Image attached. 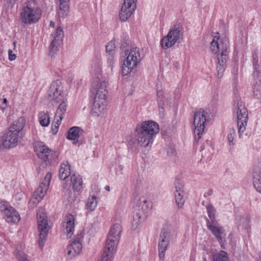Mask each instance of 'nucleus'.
Segmentation results:
<instances>
[{
    "label": "nucleus",
    "mask_w": 261,
    "mask_h": 261,
    "mask_svg": "<svg viewBox=\"0 0 261 261\" xmlns=\"http://www.w3.org/2000/svg\"><path fill=\"white\" fill-rule=\"evenodd\" d=\"M108 82L102 75L93 77L90 88V115L95 118H101L108 103Z\"/></svg>",
    "instance_id": "obj_1"
},
{
    "label": "nucleus",
    "mask_w": 261,
    "mask_h": 261,
    "mask_svg": "<svg viewBox=\"0 0 261 261\" xmlns=\"http://www.w3.org/2000/svg\"><path fill=\"white\" fill-rule=\"evenodd\" d=\"M159 132L160 126L156 122L152 120L140 122L134 129L136 142L140 147H151L153 138Z\"/></svg>",
    "instance_id": "obj_2"
},
{
    "label": "nucleus",
    "mask_w": 261,
    "mask_h": 261,
    "mask_svg": "<svg viewBox=\"0 0 261 261\" xmlns=\"http://www.w3.org/2000/svg\"><path fill=\"white\" fill-rule=\"evenodd\" d=\"M141 58L139 50L132 48L125 53V58L121 68V74L127 76L135 70L141 62Z\"/></svg>",
    "instance_id": "obj_3"
},
{
    "label": "nucleus",
    "mask_w": 261,
    "mask_h": 261,
    "mask_svg": "<svg viewBox=\"0 0 261 261\" xmlns=\"http://www.w3.org/2000/svg\"><path fill=\"white\" fill-rule=\"evenodd\" d=\"M233 113L236 117L239 136L245 131L248 119V113L244 103L238 100L234 105Z\"/></svg>",
    "instance_id": "obj_4"
},
{
    "label": "nucleus",
    "mask_w": 261,
    "mask_h": 261,
    "mask_svg": "<svg viewBox=\"0 0 261 261\" xmlns=\"http://www.w3.org/2000/svg\"><path fill=\"white\" fill-rule=\"evenodd\" d=\"M181 27L174 25L171 27L160 41V45L163 50H167L173 47L182 37Z\"/></svg>",
    "instance_id": "obj_5"
},
{
    "label": "nucleus",
    "mask_w": 261,
    "mask_h": 261,
    "mask_svg": "<svg viewBox=\"0 0 261 261\" xmlns=\"http://www.w3.org/2000/svg\"><path fill=\"white\" fill-rule=\"evenodd\" d=\"M208 121L209 114L208 112L203 109H199L195 112L193 120L194 133L195 136L198 139L201 137L204 131L205 124Z\"/></svg>",
    "instance_id": "obj_6"
},
{
    "label": "nucleus",
    "mask_w": 261,
    "mask_h": 261,
    "mask_svg": "<svg viewBox=\"0 0 261 261\" xmlns=\"http://www.w3.org/2000/svg\"><path fill=\"white\" fill-rule=\"evenodd\" d=\"M49 96L55 103L67 101V89L60 82H54L49 90Z\"/></svg>",
    "instance_id": "obj_7"
},
{
    "label": "nucleus",
    "mask_w": 261,
    "mask_h": 261,
    "mask_svg": "<svg viewBox=\"0 0 261 261\" xmlns=\"http://www.w3.org/2000/svg\"><path fill=\"white\" fill-rule=\"evenodd\" d=\"M41 14V10L37 7L27 5L24 7L20 14L21 21L26 24L37 22Z\"/></svg>",
    "instance_id": "obj_8"
},
{
    "label": "nucleus",
    "mask_w": 261,
    "mask_h": 261,
    "mask_svg": "<svg viewBox=\"0 0 261 261\" xmlns=\"http://www.w3.org/2000/svg\"><path fill=\"white\" fill-rule=\"evenodd\" d=\"M84 236V232L83 230L79 231L69 244L67 249V254L70 257H74L82 253Z\"/></svg>",
    "instance_id": "obj_9"
},
{
    "label": "nucleus",
    "mask_w": 261,
    "mask_h": 261,
    "mask_svg": "<svg viewBox=\"0 0 261 261\" xmlns=\"http://www.w3.org/2000/svg\"><path fill=\"white\" fill-rule=\"evenodd\" d=\"M37 224L40 240L43 241L48 234L49 227L47 223L46 213L42 208L39 209L37 213Z\"/></svg>",
    "instance_id": "obj_10"
},
{
    "label": "nucleus",
    "mask_w": 261,
    "mask_h": 261,
    "mask_svg": "<svg viewBox=\"0 0 261 261\" xmlns=\"http://www.w3.org/2000/svg\"><path fill=\"white\" fill-rule=\"evenodd\" d=\"M19 142V135L7 130L1 137L0 147L4 149H10L16 146Z\"/></svg>",
    "instance_id": "obj_11"
},
{
    "label": "nucleus",
    "mask_w": 261,
    "mask_h": 261,
    "mask_svg": "<svg viewBox=\"0 0 261 261\" xmlns=\"http://www.w3.org/2000/svg\"><path fill=\"white\" fill-rule=\"evenodd\" d=\"M75 220V216L71 214H68L65 217L61 229L62 236L64 238H69L73 234Z\"/></svg>",
    "instance_id": "obj_12"
},
{
    "label": "nucleus",
    "mask_w": 261,
    "mask_h": 261,
    "mask_svg": "<svg viewBox=\"0 0 261 261\" xmlns=\"http://www.w3.org/2000/svg\"><path fill=\"white\" fill-rule=\"evenodd\" d=\"M83 179L79 175H72L69 179L63 184L64 189H71L74 192H79L83 189Z\"/></svg>",
    "instance_id": "obj_13"
},
{
    "label": "nucleus",
    "mask_w": 261,
    "mask_h": 261,
    "mask_svg": "<svg viewBox=\"0 0 261 261\" xmlns=\"http://www.w3.org/2000/svg\"><path fill=\"white\" fill-rule=\"evenodd\" d=\"M48 189V188L46 186L40 184L30 198L29 202V206L32 208L35 207L43 199Z\"/></svg>",
    "instance_id": "obj_14"
},
{
    "label": "nucleus",
    "mask_w": 261,
    "mask_h": 261,
    "mask_svg": "<svg viewBox=\"0 0 261 261\" xmlns=\"http://www.w3.org/2000/svg\"><path fill=\"white\" fill-rule=\"evenodd\" d=\"M146 219V216L144 213L142 208L139 206H136L133 214V220L132 221V227L134 229H139L142 227Z\"/></svg>",
    "instance_id": "obj_15"
},
{
    "label": "nucleus",
    "mask_w": 261,
    "mask_h": 261,
    "mask_svg": "<svg viewBox=\"0 0 261 261\" xmlns=\"http://www.w3.org/2000/svg\"><path fill=\"white\" fill-rule=\"evenodd\" d=\"M169 233L166 231H162L158 243V251L161 259H163L165 257V252L169 245Z\"/></svg>",
    "instance_id": "obj_16"
},
{
    "label": "nucleus",
    "mask_w": 261,
    "mask_h": 261,
    "mask_svg": "<svg viewBox=\"0 0 261 261\" xmlns=\"http://www.w3.org/2000/svg\"><path fill=\"white\" fill-rule=\"evenodd\" d=\"M34 150L37 156L46 161L51 154V150L41 142H36L34 145Z\"/></svg>",
    "instance_id": "obj_17"
},
{
    "label": "nucleus",
    "mask_w": 261,
    "mask_h": 261,
    "mask_svg": "<svg viewBox=\"0 0 261 261\" xmlns=\"http://www.w3.org/2000/svg\"><path fill=\"white\" fill-rule=\"evenodd\" d=\"M137 8L123 3L119 12L120 21L125 22L129 19L134 13Z\"/></svg>",
    "instance_id": "obj_18"
},
{
    "label": "nucleus",
    "mask_w": 261,
    "mask_h": 261,
    "mask_svg": "<svg viewBox=\"0 0 261 261\" xmlns=\"http://www.w3.org/2000/svg\"><path fill=\"white\" fill-rule=\"evenodd\" d=\"M219 53H220V54L219 53L217 54L218 64L217 65V70L218 72V76L221 77L225 70V65L227 60V51L226 48H223L222 49V51Z\"/></svg>",
    "instance_id": "obj_19"
},
{
    "label": "nucleus",
    "mask_w": 261,
    "mask_h": 261,
    "mask_svg": "<svg viewBox=\"0 0 261 261\" xmlns=\"http://www.w3.org/2000/svg\"><path fill=\"white\" fill-rule=\"evenodd\" d=\"M207 225L208 229L219 241L223 240L225 234L223 229L219 226L217 222H208Z\"/></svg>",
    "instance_id": "obj_20"
},
{
    "label": "nucleus",
    "mask_w": 261,
    "mask_h": 261,
    "mask_svg": "<svg viewBox=\"0 0 261 261\" xmlns=\"http://www.w3.org/2000/svg\"><path fill=\"white\" fill-rule=\"evenodd\" d=\"M6 221L10 224H16L20 219V217L18 211L11 206L3 215Z\"/></svg>",
    "instance_id": "obj_21"
},
{
    "label": "nucleus",
    "mask_w": 261,
    "mask_h": 261,
    "mask_svg": "<svg viewBox=\"0 0 261 261\" xmlns=\"http://www.w3.org/2000/svg\"><path fill=\"white\" fill-rule=\"evenodd\" d=\"M25 122V117L23 116H20L10 124L8 129L19 135L24 127Z\"/></svg>",
    "instance_id": "obj_22"
},
{
    "label": "nucleus",
    "mask_w": 261,
    "mask_h": 261,
    "mask_svg": "<svg viewBox=\"0 0 261 261\" xmlns=\"http://www.w3.org/2000/svg\"><path fill=\"white\" fill-rule=\"evenodd\" d=\"M69 0H58L57 14L59 17L64 18L66 17L69 13Z\"/></svg>",
    "instance_id": "obj_23"
},
{
    "label": "nucleus",
    "mask_w": 261,
    "mask_h": 261,
    "mask_svg": "<svg viewBox=\"0 0 261 261\" xmlns=\"http://www.w3.org/2000/svg\"><path fill=\"white\" fill-rule=\"evenodd\" d=\"M83 133V130L81 128L77 126H73L68 130L66 138L71 141L73 144H76Z\"/></svg>",
    "instance_id": "obj_24"
},
{
    "label": "nucleus",
    "mask_w": 261,
    "mask_h": 261,
    "mask_svg": "<svg viewBox=\"0 0 261 261\" xmlns=\"http://www.w3.org/2000/svg\"><path fill=\"white\" fill-rule=\"evenodd\" d=\"M213 40L211 43L210 49L214 54L219 53L222 49L224 48L219 44L220 35L218 33H214L212 35Z\"/></svg>",
    "instance_id": "obj_25"
},
{
    "label": "nucleus",
    "mask_w": 261,
    "mask_h": 261,
    "mask_svg": "<svg viewBox=\"0 0 261 261\" xmlns=\"http://www.w3.org/2000/svg\"><path fill=\"white\" fill-rule=\"evenodd\" d=\"M175 203L178 208H182L184 206L186 199L185 193L182 188L180 187H176L174 194Z\"/></svg>",
    "instance_id": "obj_26"
},
{
    "label": "nucleus",
    "mask_w": 261,
    "mask_h": 261,
    "mask_svg": "<svg viewBox=\"0 0 261 261\" xmlns=\"http://www.w3.org/2000/svg\"><path fill=\"white\" fill-rule=\"evenodd\" d=\"M70 167L68 162H63L59 170V178L61 180H66L70 175Z\"/></svg>",
    "instance_id": "obj_27"
},
{
    "label": "nucleus",
    "mask_w": 261,
    "mask_h": 261,
    "mask_svg": "<svg viewBox=\"0 0 261 261\" xmlns=\"http://www.w3.org/2000/svg\"><path fill=\"white\" fill-rule=\"evenodd\" d=\"M253 184L256 190L261 193V169H256L254 171Z\"/></svg>",
    "instance_id": "obj_28"
},
{
    "label": "nucleus",
    "mask_w": 261,
    "mask_h": 261,
    "mask_svg": "<svg viewBox=\"0 0 261 261\" xmlns=\"http://www.w3.org/2000/svg\"><path fill=\"white\" fill-rule=\"evenodd\" d=\"M98 204L97 197L95 196H90L87 201L85 206V209L88 213L93 212L96 208Z\"/></svg>",
    "instance_id": "obj_29"
},
{
    "label": "nucleus",
    "mask_w": 261,
    "mask_h": 261,
    "mask_svg": "<svg viewBox=\"0 0 261 261\" xmlns=\"http://www.w3.org/2000/svg\"><path fill=\"white\" fill-rule=\"evenodd\" d=\"M38 121L39 124L43 127L48 126L50 122V117L47 112H41L39 113Z\"/></svg>",
    "instance_id": "obj_30"
},
{
    "label": "nucleus",
    "mask_w": 261,
    "mask_h": 261,
    "mask_svg": "<svg viewBox=\"0 0 261 261\" xmlns=\"http://www.w3.org/2000/svg\"><path fill=\"white\" fill-rule=\"evenodd\" d=\"M58 103L59 105L56 110L55 117L63 120L67 109V101Z\"/></svg>",
    "instance_id": "obj_31"
},
{
    "label": "nucleus",
    "mask_w": 261,
    "mask_h": 261,
    "mask_svg": "<svg viewBox=\"0 0 261 261\" xmlns=\"http://www.w3.org/2000/svg\"><path fill=\"white\" fill-rule=\"evenodd\" d=\"M119 242L107 238L104 249L116 252Z\"/></svg>",
    "instance_id": "obj_32"
},
{
    "label": "nucleus",
    "mask_w": 261,
    "mask_h": 261,
    "mask_svg": "<svg viewBox=\"0 0 261 261\" xmlns=\"http://www.w3.org/2000/svg\"><path fill=\"white\" fill-rule=\"evenodd\" d=\"M122 232V226L119 223L114 224L111 227L109 234L120 237Z\"/></svg>",
    "instance_id": "obj_33"
},
{
    "label": "nucleus",
    "mask_w": 261,
    "mask_h": 261,
    "mask_svg": "<svg viewBox=\"0 0 261 261\" xmlns=\"http://www.w3.org/2000/svg\"><path fill=\"white\" fill-rule=\"evenodd\" d=\"M213 261H228L227 253L224 251H220L214 254Z\"/></svg>",
    "instance_id": "obj_34"
},
{
    "label": "nucleus",
    "mask_w": 261,
    "mask_h": 261,
    "mask_svg": "<svg viewBox=\"0 0 261 261\" xmlns=\"http://www.w3.org/2000/svg\"><path fill=\"white\" fill-rule=\"evenodd\" d=\"M116 47V43L115 40H112L108 43L106 47V53L108 55H114Z\"/></svg>",
    "instance_id": "obj_35"
},
{
    "label": "nucleus",
    "mask_w": 261,
    "mask_h": 261,
    "mask_svg": "<svg viewBox=\"0 0 261 261\" xmlns=\"http://www.w3.org/2000/svg\"><path fill=\"white\" fill-rule=\"evenodd\" d=\"M54 39L53 41H55L58 43H61L62 39L63 36V32L60 27H58L55 32L53 34Z\"/></svg>",
    "instance_id": "obj_36"
},
{
    "label": "nucleus",
    "mask_w": 261,
    "mask_h": 261,
    "mask_svg": "<svg viewBox=\"0 0 261 261\" xmlns=\"http://www.w3.org/2000/svg\"><path fill=\"white\" fill-rule=\"evenodd\" d=\"M115 252L104 249L101 261H113Z\"/></svg>",
    "instance_id": "obj_37"
},
{
    "label": "nucleus",
    "mask_w": 261,
    "mask_h": 261,
    "mask_svg": "<svg viewBox=\"0 0 261 261\" xmlns=\"http://www.w3.org/2000/svg\"><path fill=\"white\" fill-rule=\"evenodd\" d=\"M236 138V131L233 128L230 129L228 131L227 138L229 143V145L232 146L234 144Z\"/></svg>",
    "instance_id": "obj_38"
},
{
    "label": "nucleus",
    "mask_w": 261,
    "mask_h": 261,
    "mask_svg": "<svg viewBox=\"0 0 261 261\" xmlns=\"http://www.w3.org/2000/svg\"><path fill=\"white\" fill-rule=\"evenodd\" d=\"M62 121V119L56 118L55 117V121L52 123L51 127V132L54 135H55L57 134Z\"/></svg>",
    "instance_id": "obj_39"
},
{
    "label": "nucleus",
    "mask_w": 261,
    "mask_h": 261,
    "mask_svg": "<svg viewBox=\"0 0 261 261\" xmlns=\"http://www.w3.org/2000/svg\"><path fill=\"white\" fill-rule=\"evenodd\" d=\"M61 43H58L55 41H53L50 45L49 54L51 56L54 55L59 49Z\"/></svg>",
    "instance_id": "obj_40"
},
{
    "label": "nucleus",
    "mask_w": 261,
    "mask_h": 261,
    "mask_svg": "<svg viewBox=\"0 0 261 261\" xmlns=\"http://www.w3.org/2000/svg\"><path fill=\"white\" fill-rule=\"evenodd\" d=\"M207 211L208 214V217L211 220L210 222H216L214 221L215 210L212 205H208L207 206Z\"/></svg>",
    "instance_id": "obj_41"
},
{
    "label": "nucleus",
    "mask_w": 261,
    "mask_h": 261,
    "mask_svg": "<svg viewBox=\"0 0 261 261\" xmlns=\"http://www.w3.org/2000/svg\"><path fill=\"white\" fill-rule=\"evenodd\" d=\"M11 206L7 202L0 200V211L3 213V215Z\"/></svg>",
    "instance_id": "obj_42"
},
{
    "label": "nucleus",
    "mask_w": 261,
    "mask_h": 261,
    "mask_svg": "<svg viewBox=\"0 0 261 261\" xmlns=\"http://www.w3.org/2000/svg\"><path fill=\"white\" fill-rule=\"evenodd\" d=\"M16 256L18 261H29L27 255L21 251L17 250L16 253Z\"/></svg>",
    "instance_id": "obj_43"
},
{
    "label": "nucleus",
    "mask_w": 261,
    "mask_h": 261,
    "mask_svg": "<svg viewBox=\"0 0 261 261\" xmlns=\"http://www.w3.org/2000/svg\"><path fill=\"white\" fill-rule=\"evenodd\" d=\"M52 175L50 173H47L43 180V181L40 184L41 185H44V186H46L47 188L49 187L50 181L51 179Z\"/></svg>",
    "instance_id": "obj_44"
},
{
    "label": "nucleus",
    "mask_w": 261,
    "mask_h": 261,
    "mask_svg": "<svg viewBox=\"0 0 261 261\" xmlns=\"http://www.w3.org/2000/svg\"><path fill=\"white\" fill-rule=\"evenodd\" d=\"M8 59L10 61H13L16 59V55L14 54L11 49H9L8 51Z\"/></svg>",
    "instance_id": "obj_45"
},
{
    "label": "nucleus",
    "mask_w": 261,
    "mask_h": 261,
    "mask_svg": "<svg viewBox=\"0 0 261 261\" xmlns=\"http://www.w3.org/2000/svg\"><path fill=\"white\" fill-rule=\"evenodd\" d=\"M137 0H123L124 4L137 8Z\"/></svg>",
    "instance_id": "obj_46"
},
{
    "label": "nucleus",
    "mask_w": 261,
    "mask_h": 261,
    "mask_svg": "<svg viewBox=\"0 0 261 261\" xmlns=\"http://www.w3.org/2000/svg\"><path fill=\"white\" fill-rule=\"evenodd\" d=\"M16 113V112L14 109H12L7 115L8 118L9 120L12 119L14 117Z\"/></svg>",
    "instance_id": "obj_47"
},
{
    "label": "nucleus",
    "mask_w": 261,
    "mask_h": 261,
    "mask_svg": "<svg viewBox=\"0 0 261 261\" xmlns=\"http://www.w3.org/2000/svg\"><path fill=\"white\" fill-rule=\"evenodd\" d=\"M107 238H110V239H111L112 240H116V241H118V242H119L120 238V237H117V236H113V235H111V234H108Z\"/></svg>",
    "instance_id": "obj_48"
},
{
    "label": "nucleus",
    "mask_w": 261,
    "mask_h": 261,
    "mask_svg": "<svg viewBox=\"0 0 261 261\" xmlns=\"http://www.w3.org/2000/svg\"><path fill=\"white\" fill-rule=\"evenodd\" d=\"M109 57L108 58V62L110 64H113L114 62V55H109Z\"/></svg>",
    "instance_id": "obj_49"
},
{
    "label": "nucleus",
    "mask_w": 261,
    "mask_h": 261,
    "mask_svg": "<svg viewBox=\"0 0 261 261\" xmlns=\"http://www.w3.org/2000/svg\"><path fill=\"white\" fill-rule=\"evenodd\" d=\"M6 251V247L3 245H0V255L4 254L5 253Z\"/></svg>",
    "instance_id": "obj_50"
},
{
    "label": "nucleus",
    "mask_w": 261,
    "mask_h": 261,
    "mask_svg": "<svg viewBox=\"0 0 261 261\" xmlns=\"http://www.w3.org/2000/svg\"><path fill=\"white\" fill-rule=\"evenodd\" d=\"M8 101L6 98H4L3 100V103L4 105H5V106H7Z\"/></svg>",
    "instance_id": "obj_51"
},
{
    "label": "nucleus",
    "mask_w": 261,
    "mask_h": 261,
    "mask_svg": "<svg viewBox=\"0 0 261 261\" xmlns=\"http://www.w3.org/2000/svg\"><path fill=\"white\" fill-rule=\"evenodd\" d=\"M71 199V201H73L75 200V199H76V196L75 195L72 196L71 197H70Z\"/></svg>",
    "instance_id": "obj_52"
},
{
    "label": "nucleus",
    "mask_w": 261,
    "mask_h": 261,
    "mask_svg": "<svg viewBox=\"0 0 261 261\" xmlns=\"http://www.w3.org/2000/svg\"><path fill=\"white\" fill-rule=\"evenodd\" d=\"M158 103H159V105L160 106V107H163L164 106V103L162 102V101L161 100H159L158 101Z\"/></svg>",
    "instance_id": "obj_53"
},
{
    "label": "nucleus",
    "mask_w": 261,
    "mask_h": 261,
    "mask_svg": "<svg viewBox=\"0 0 261 261\" xmlns=\"http://www.w3.org/2000/svg\"><path fill=\"white\" fill-rule=\"evenodd\" d=\"M6 108H7V106H5V107H1V110L3 111V112H5V110Z\"/></svg>",
    "instance_id": "obj_54"
},
{
    "label": "nucleus",
    "mask_w": 261,
    "mask_h": 261,
    "mask_svg": "<svg viewBox=\"0 0 261 261\" xmlns=\"http://www.w3.org/2000/svg\"><path fill=\"white\" fill-rule=\"evenodd\" d=\"M105 189L108 191H109L110 190V187L109 186H107L106 187H105Z\"/></svg>",
    "instance_id": "obj_55"
},
{
    "label": "nucleus",
    "mask_w": 261,
    "mask_h": 261,
    "mask_svg": "<svg viewBox=\"0 0 261 261\" xmlns=\"http://www.w3.org/2000/svg\"><path fill=\"white\" fill-rule=\"evenodd\" d=\"M13 45H14V49L15 50L16 49V41H14L13 42Z\"/></svg>",
    "instance_id": "obj_56"
},
{
    "label": "nucleus",
    "mask_w": 261,
    "mask_h": 261,
    "mask_svg": "<svg viewBox=\"0 0 261 261\" xmlns=\"http://www.w3.org/2000/svg\"><path fill=\"white\" fill-rule=\"evenodd\" d=\"M49 25L51 27H54V23L53 21H51L49 23Z\"/></svg>",
    "instance_id": "obj_57"
},
{
    "label": "nucleus",
    "mask_w": 261,
    "mask_h": 261,
    "mask_svg": "<svg viewBox=\"0 0 261 261\" xmlns=\"http://www.w3.org/2000/svg\"><path fill=\"white\" fill-rule=\"evenodd\" d=\"M143 202L145 203L146 202V200L145 199H144L143 200Z\"/></svg>",
    "instance_id": "obj_58"
},
{
    "label": "nucleus",
    "mask_w": 261,
    "mask_h": 261,
    "mask_svg": "<svg viewBox=\"0 0 261 261\" xmlns=\"http://www.w3.org/2000/svg\"><path fill=\"white\" fill-rule=\"evenodd\" d=\"M260 261H261V260Z\"/></svg>",
    "instance_id": "obj_59"
}]
</instances>
